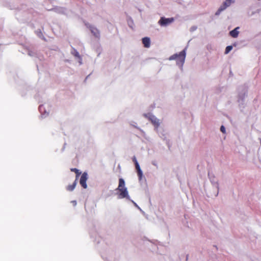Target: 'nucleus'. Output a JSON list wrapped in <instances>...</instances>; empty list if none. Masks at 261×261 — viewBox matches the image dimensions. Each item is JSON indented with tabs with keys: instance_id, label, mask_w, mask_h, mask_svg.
<instances>
[{
	"instance_id": "nucleus-16",
	"label": "nucleus",
	"mask_w": 261,
	"mask_h": 261,
	"mask_svg": "<svg viewBox=\"0 0 261 261\" xmlns=\"http://www.w3.org/2000/svg\"><path fill=\"white\" fill-rule=\"evenodd\" d=\"M220 130H225V128L223 125H222L220 127Z\"/></svg>"
},
{
	"instance_id": "nucleus-3",
	"label": "nucleus",
	"mask_w": 261,
	"mask_h": 261,
	"mask_svg": "<svg viewBox=\"0 0 261 261\" xmlns=\"http://www.w3.org/2000/svg\"><path fill=\"white\" fill-rule=\"evenodd\" d=\"M233 3H234L233 0H226L218 9L217 11L216 12L215 15H219L222 11L226 9Z\"/></svg>"
},
{
	"instance_id": "nucleus-13",
	"label": "nucleus",
	"mask_w": 261,
	"mask_h": 261,
	"mask_svg": "<svg viewBox=\"0 0 261 261\" xmlns=\"http://www.w3.org/2000/svg\"><path fill=\"white\" fill-rule=\"evenodd\" d=\"M232 49V46L231 45L227 46L225 50V54H228Z\"/></svg>"
},
{
	"instance_id": "nucleus-14",
	"label": "nucleus",
	"mask_w": 261,
	"mask_h": 261,
	"mask_svg": "<svg viewBox=\"0 0 261 261\" xmlns=\"http://www.w3.org/2000/svg\"><path fill=\"white\" fill-rule=\"evenodd\" d=\"M133 161L135 163L136 167H137V166L139 165L135 156H134L133 158Z\"/></svg>"
},
{
	"instance_id": "nucleus-7",
	"label": "nucleus",
	"mask_w": 261,
	"mask_h": 261,
	"mask_svg": "<svg viewBox=\"0 0 261 261\" xmlns=\"http://www.w3.org/2000/svg\"><path fill=\"white\" fill-rule=\"evenodd\" d=\"M89 28L91 32L96 38H99L100 37V32L97 28L92 26H90Z\"/></svg>"
},
{
	"instance_id": "nucleus-10",
	"label": "nucleus",
	"mask_w": 261,
	"mask_h": 261,
	"mask_svg": "<svg viewBox=\"0 0 261 261\" xmlns=\"http://www.w3.org/2000/svg\"><path fill=\"white\" fill-rule=\"evenodd\" d=\"M136 169L137 170V174H138V177H139V180H141L142 179V176H143V173L141 170V168L140 167V166L139 165H138L137 166V167H136Z\"/></svg>"
},
{
	"instance_id": "nucleus-12",
	"label": "nucleus",
	"mask_w": 261,
	"mask_h": 261,
	"mask_svg": "<svg viewBox=\"0 0 261 261\" xmlns=\"http://www.w3.org/2000/svg\"><path fill=\"white\" fill-rule=\"evenodd\" d=\"M71 171L75 172L76 174V178L75 180H77L79 176L81 174V172H80V171L76 169V168H71L70 169Z\"/></svg>"
},
{
	"instance_id": "nucleus-15",
	"label": "nucleus",
	"mask_w": 261,
	"mask_h": 261,
	"mask_svg": "<svg viewBox=\"0 0 261 261\" xmlns=\"http://www.w3.org/2000/svg\"><path fill=\"white\" fill-rule=\"evenodd\" d=\"M73 55L74 56H75V57H77V58H80V55H79V53L77 51V50H74V53H73Z\"/></svg>"
},
{
	"instance_id": "nucleus-11",
	"label": "nucleus",
	"mask_w": 261,
	"mask_h": 261,
	"mask_svg": "<svg viewBox=\"0 0 261 261\" xmlns=\"http://www.w3.org/2000/svg\"><path fill=\"white\" fill-rule=\"evenodd\" d=\"M76 180H75V181H74V182L72 185L68 186L67 187V188H66L67 190H68L69 191H73L74 190V189L75 188V186H76Z\"/></svg>"
},
{
	"instance_id": "nucleus-9",
	"label": "nucleus",
	"mask_w": 261,
	"mask_h": 261,
	"mask_svg": "<svg viewBox=\"0 0 261 261\" xmlns=\"http://www.w3.org/2000/svg\"><path fill=\"white\" fill-rule=\"evenodd\" d=\"M239 28V27H237L229 32V34L232 37L236 38L238 37L239 34V31H238L237 30Z\"/></svg>"
},
{
	"instance_id": "nucleus-4",
	"label": "nucleus",
	"mask_w": 261,
	"mask_h": 261,
	"mask_svg": "<svg viewBox=\"0 0 261 261\" xmlns=\"http://www.w3.org/2000/svg\"><path fill=\"white\" fill-rule=\"evenodd\" d=\"M145 116L148 118L155 128H158L160 124V120L154 115L149 114L148 115L145 114Z\"/></svg>"
},
{
	"instance_id": "nucleus-2",
	"label": "nucleus",
	"mask_w": 261,
	"mask_h": 261,
	"mask_svg": "<svg viewBox=\"0 0 261 261\" xmlns=\"http://www.w3.org/2000/svg\"><path fill=\"white\" fill-rule=\"evenodd\" d=\"M186 55V51L184 49L180 51L179 54H175L170 57L169 60H175L176 61L177 64H180L182 65L185 62Z\"/></svg>"
},
{
	"instance_id": "nucleus-8",
	"label": "nucleus",
	"mask_w": 261,
	"mask_h": 261,
	"mask_svg": "<svg viewBox=\"0 0 261 261\" xmlns=\"http://www.w3.org/2000/svg\"><path fill=\"white\" fill-rule=\"evenodd\" d=\"M142 43L144 46L146 48H148L150 45V38L148 37H144L142 39Z\"/></svg>"
},
{
	"instance_id": "nucleus-1",
	"label": "nucleus",
	"mask_w": 261,
	"mask_h": 261,
	"mask_svg": "<svg viewBox=\"0 0 261 261\" xmlns=\"http://www.w3.org/2000/svg\"><path fill=\"white\" fill-rule=\"evenodd\" d=\"M116 190L119 192V198H128V194L127 188L125 187V182L123 179L119 178V185Z\"/></svg>"
},
{
	"instance_id": "nucleus-5",
	"label": "nucleus",
	"mask_w": 261,
	"mask_h": 261,
	"mask_svg": "<svg viewBox=\"0 0 261 261\" xmlns=\"http://www.w3.org/2000/svg\"><path fill=\"white\" fill-rule=\"evenodd\" d=\"M174 21L173 18H166L164 17H161L160 20L159 21L158 23L161 26H166L172 22H173Z\"/></svg>"
},
{
	"instance_id": "nucleus-6",
	"label": "nucleus",
	"mask_w": 261,
	"mask_h": 261,
	"mask_svg": "<svg viewBox=\"0 0 261 261\" xmlns=\"http://www.w3.org/2000/svg\"><path fill=\"white\" fill-rule=\"evenodd\" d=\"M88 179V174L86 172H84L81 175L80 180V184L81 185V186L84 188L86 189L87 188V185L86 184L87 180Z\"/></svg>"
}]
</instances>
